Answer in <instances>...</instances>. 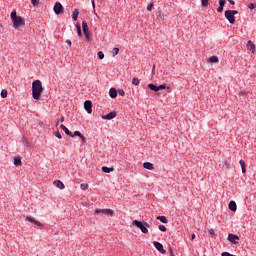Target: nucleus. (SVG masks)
Returning <instances> with one entry per match:
<instances>
[{
  "mask_svg": "<svg viewBox=\"0 0 256 256\" xmlns=\"http://www.w3.org/2000/svg\"><path fill=\"white\" fill-rule=\"evenodd\" d=\"M41 93H43V84L41 83V80H35L32 83L33 99H36V101H39V99H41Z\"/></svg>",
  "mask_w": 256,
  "mask_h": 256,
  "instance_id": "obj_1",
  "label": "nucleus"
},
{
  "mask_svg": "<svg viewBox=\"0 0 256 256\" xmlns=\"http://www.w3.org/2000/svg\"><path fill=\"white\" fill-rule=\"evenodd\" d=\"M10 19H12L14 29L25 27V20H23V17L17 16V11L14 10L11 12Z\"/></svg>",
  "mask_w": 256,
  "mask_h": 256,
  "instance_id": "obj_2",
  "label": "nucleus"
},
{
  "mask_svg": "<svg viewBox=\"0 0 256 256\" xmlns=\"http://www.w3.org/2000/svg\"><path fill=\"white\" fill-rule=\"evenodd\" d=\"M133 225H135V227H138V229H140L143 233H145V234L149 233V229H147V227H149V225L147 223L143 224L139 220H134Z\"/></svg>",
  "mask_w": 256,
  "mask_h": 256,
  "instance_id": "obj_3",
  "label": "nucleus"
},
{
  "mask_svg": "<svg viewBox=\"0 0 256 256\" xmlns=\"http://www.w3.org/2000/svg\"><path fill=\"white\" fill-rule=\"evenodd\" d=\"M95 213L96 215H106L110 217H113V215L115 214V212L111 209H96Z\"/></svg>",
  "mask_w": 256,
  "mask_h": 256,
  "instance_id": "obj_4",
  "label": "nucleus"
},
{
  "mask_svg": "<svg viewBox=\"0 0 256 256\" xmlns=\"http://www.w3.org/2000/svg\"><path fill=\"white\" fill-rule=\"evenodd\" d=\"M82 30L87 41H91V34L89 32V26L87 25V21H82Z\"/></svg>",
  "mask_w": 256,
  "mask_h": 256,
  "instance_id": "obj_5",
  "label": "nucleus"
},
{
  "mask_svg": "<svg viewBox=\"0 0 256 256\" xmlns=\"http://www.w3.org/2000/svg\"><path fill=\"white\" fill-rule=\"evenodd\" d=\"M225 18L227 19V21H229L230 25H235V17L231 13V10H226L225 11Z\"/></svg>",
  "mask_w": 256,
  "mask_h": 256,
  "instance_id": "obj_6",
  "label": "nucleus"
},
{
  "mask_svg": "<svg viewBox=\"0 0 256 256\" xmlns=\"http://www.w3.org/2000/svg\"><path fill=\"white\" fill-rule=\"evenodd\" d=\"M84 109L87 113H89V115L93 113V103L91 102V100H86L84 102Z\"/></svg>",
  "mask_w": 256,
  "mask_h": 256,
  "instance_id": "obj_7",
  "label": "nucleus"
},
{
  "mask_svg": "<svg viewBox=\"0 0 256 256\" xmlns=\"http://www.w3.org/2000/svg\"><path fill=\"white\" fill-rule=\"evenodd\" d=\"M153 245L155 249H157V251H159V253H161L162 255H165V253H167L165 248H163V244H161V242L154 241Z\"/></svg>",
  "mask_w": 256,
  "mask_h": 256,
  "instance_id": "obj_8",
  "label": "nucleus"
},
{
  "mask_svg": "<svg viewBox=\"0 0 256 256\" xmlns=\"http://www.w3.org/2000/svg\"><path fill=\"white\" fill-rule=\"evenodd\" d=\"M54 13L56 15H63V5L60 2H56L54 5Z\"/></svg>",
  "mask_w": 256,
  "mask_h": 256,
  "instance_id": "obj_9",
  "label": "nucleus"
},
{
  "mask_svg": "<svg viewBox=\"0 0 256 256\" xmlns=\"http://www.w3.org/2000/svg\"><path fill=\"white\" fill-rule=\"evenodd\" d=\"M116 117H117V112L112 111V112L102 116V119H104L105 121H111V119H115Z\"/></svg>",
  "mask_w": 256,
  "mask_h": 256,
  "instance_id": "obj_10",
  "label": "nucleus"
},
{
  "mask_svg": "<svg viewBox=\"0 0 256 256\" xmlns=\"http://www.w3.org/2000/svg\"><path fill=\"white\" fill-rule=\"evenodd\" d=\"M26 221H29V223H34V225H37V227H43V223L35 220L32 216H27Z\"/></svg>",
  "mask_w": 256,
  "mask_h": 256,
  "instance_id": "obj_11",
  "label": "nucleus"
},
{
  "mask_svg": "<svg viewBox=\"0 0 256 256\" xmlns=\"http://www.w3.org/2000/svg\"><path fill=\"white\" fill-rule=\"evenodd\" d=\"M228 241H230V243L237 244V241H239V236L237 234H229Z\"/></svg>",
  "mask_w": 256,
  "mask_h": 256,
  "instance_id": "obj_12",
  "label": "nucleus"
},
{
  "mask_svg": "<svg viewBox=\"0 0 256 256\" xmlns=\"http://www.w3.org/2000/svg\"><path fill=\"white\" fill-rule=\"evenodd\" d=\"M60 129H62V131H64L66 135H69V137H73V132H71L69 128L65 125L61 124Z\"/></svg>",
  "mask_w": 256,
  "mask_h": 256,
  "instance_id": "obj_13",
  "label": "nucleus"
},
{
  "mask_svg": "<svg viewBox=\"0 0 256 256\" xmlns=\"http://www.w3.org/2000/svg\"><path fill=\"white\" fill-rule=\"evenodd\" d=\"M143 167L144 169H148V171H153V169H155L151 162H144Z\"/></svg>",
  "mask_w": 256,
  "mask_h": 256,
  "instance_id": "obj_14",
  "label": "nucleus"
},
{
  "mask_svg": "<svg viewBox=\"0 0 256 256\" xmlns=\"http://www.w3.org/2000/svg\"><path fill=\"white\" fill-rule=\"evenodd\" d=\"M54 185H55L58 189H65V184H63V182H61V180H56V181H54Z\"/></svg>",
  "mask_w": 256,
  "mask_h": 256,
  "instance_id": "obj_15",
  "label": "nucleus"
},
{
  "mask_svg": "<svg viewBox=\"0 0 256 256\" xmlns=\"http://www.w3.org/2000/svg\"><path fill=\"white\" fill-rule=\"evenodd\" d=\"M228 208L230 211H237V203H235V201H230Z\"/></svg>",
  "mask_w": 256,
  "mask_h": 256,
  "instance_id": "obj_16",
  "label": "nucleus"
},
{
  "mask_svg": "<svg viewBox=\"0 0 256 256\" xmlns=\"http://www.w3.org/2000/svg\"><path fill=\"white\" fill-rule=\"evenodd\" d=\"M109 95L111 99H115V97H117V90L115 88H110Z\"/></svg>",
  "mask_w": 256,
  "mask_h": 256,
  "instance_id": "obj_17",
  "label": "nucleus"
},
{
  "mask_svg": "<svg viewBox=\"0 0 256 256\" xmlns=\"http://www.w3.org/2000/svg\"><path fill=\"white\" fill-rule=\"evenodd\" d=\"M78 17H79V9L76 8L72 12V19H73V21H77Z\"/></svg>",
  "mask_w": 256,
  "mask_h": 256,
  "instance_id": "obj_18",
  "label": "nucleus"
},
{
  "mask_svg": "<svg viewBox=\"0 0 256 256\" xmlns=\"http://www.w3.org/2000/svg\"><path fill=\"white\" fill-rule=\"evenodd\" d=\"M156 17H157L158 21H163L165 19V14L161 11H158L156 13Z\"/></svg>",
  "mask_w": 256,
  "mask_h": 256,
  "instance_id": "obj_19",
  "label": "nucleus"
},
{
  "mask_svg": "<svg viewBox=\"0 0 256 256\" xmlns=\"http://www.w3.org/2000/svg\"><path fill=\"white\" fill-rule=\"evenodd\" d=\"M208 63H219V58L217 56H210L208 58Z\"/></svg>",
  "mask_w": 256,
  "mask_h": 256,
  "instance_id": "obj_20",
  "label": "nucleus"
},
{
  "mask_svg": "<svg viewBox=\"0 0 256 256\" xmlns=\"http://www.w3.org/2000/svg\"><path fill=\"white\" fill-rule=\"evenodd\" d=\"M239 164L241 166L242 173H247V169H246L247 165L245 164V161L244 160H240Z\"/></svg>",
  "mask_w": 256,
  "mask_h": 256,
  "instance_id": "obj_21",
  "label": "nucleus"
},
{
  "mask_svg": "<svg viewBox=\"0 0 256 256\" xmlns=\"http://www.w3.org/2000/svg\"><path fill=\"white\" fill-rule=\"evenodd\" d=\"M247 49L249 51H255V44L251 43V40L247 42Z\"/></svg>",
  "mask_w": 256,
  "mask_h": 256,
  "instance_id": "obj_22",
  "label": "nucleus"
},
{
  "mask_svg": "<svg viewBox=\"0 0 256 256\" xmlns=\"http://www.w3.org/2000/svg\"><path fill=\"white\" fill-rule=\"evenodd\" d=\"M148 87L151 91H154L155 93L159 91V86H156L155 84H149Z\"/></svg>",
  "mask_w": 256,
  "mask_h": 256,
  "instance_id": "obj_23",
  "label": "nucleus"
},
{
  "mask_svg": "<svg viewBox=\"0 0 256 256\" xmlns=\"http://www.w3.org/2000/svg\"><path fill=\"white\" fill-rule=\"evenodd\" d=\"M157 221H161V223H169V221L167 220V217L165 216H157Z\"/></svg>",
  "mask_w": 256,
  "mask_h": 256,
  "instance_id": "obj_24",
  "label": "nucleus"
},
{
  "mask_svg": "<svg viewBox=\"0 0 256 256\" xmlns=\"http://www.w3.org/2000/svg\"><path fill=\"white\" fill-rule=\"evenodd\" d=\"M113 170H114L113 168H109L107 166L102 167L103 173H111V171H113Z\"/></svg>",
  "mask_w": 256,
  "mask_h": 256,
  "instance_id": "obj_25",
  "label": "nucleus"
},
{
  "mask_svg": "<svg viewBox=\"0 0 256 256\" xmlns=\"http://www.w3.org/2000/svg\"><path fill=\"white\" fill-rule=\"evenodd\" d=\"M139 83H140L139 78L134 77L132 79V85H135V87L139 86Z\"/></svg>",
  "mask_w": 256,
  "mask_h": 256,
  "instance_id": "obj_26",
  "label": "nucleus"
},
{
  "mask_svg": "<svg viewBox=\"0 0 256 256\" xmlns=\"http://www.w3.org/2000/svg\"><path fill=\"white\" fill-rule=\"evenodd\" d=\"M0 95H1L2 99H6V97L8 95L7 90L6 89L1 90V94Z\"/></svg>",
  "mask_w": 256,
  "mask_h": 256,
  "instance_id": "obj_27",
  "label": "nucleus"
},
{
  "mask_svg": "<svg viewBox=\"0 0 256 256\" xmlns=\"http://www.w3.org/2000/svg\"><path fill=\"white\" fill-rule=\"evenodd\" d=\"M117 55H119V48H113L112 49V57H115Z\"/></svg>",
  "mask_w": 256,
  "mask_h": 256,
  "instance_id": "obj_28",
  "label": "nucleus"
},
{
  "mask_svg": "<svg viewBox=\"0 0 256 256\" xmlns=\"http://www.w3.org/2000/svg\"><path fill=\"white\" fill-rule=\"evenodd\" d=\"M158 229H159V231H162V233H165V231H167V227H165V225H163V224H160L158 226Z\"/></svg>",
  "mask_w": 256,
  "mask_h": 256,
  "instance_id": "obj_29",
  "label": "nucleus"
},
{
  "mask_svg": "<svg viewBox=\"0 0 256 256\" xmlns=\"http://www.w3.org/2000/svg\"><path fill=\"white\" fill-rule=\"evenodd\" d=\"M14 165H16V167H19V165H21V158H14Z\"/></svg>",
  "mask_w": 256,
  "mask_h": 256,
  "instance_id": "obj_30",
  "label": "nucleus"
},
{
  "mask_svg": "<svg viewBox=\"0 0 256 256\" xmlns=\"http://www.w3.org/2000/svg\"><path fill=\"white\" fill-rule=\"evenodd\" d=\"M76 29H77V33H78V37H82V32H81V26L80 25H76Z\"/></svg>",
  "mask_w": 256,
  "mask_h": 256,
  "instance_id": "obj_31",
  "label": "nucleus"
},
{
  "mask_svg": "<svg viewBox=\"0 0 256 256\" xmlns=\"http://www.w3.org/2000/svg\"><path fill=\"white\" fill-rule=\"evenodd\" d=\"M80 189H82V191H85V189H89V184H85V183L81 184Z\"/></svg>",
  "mask_w": 256,
  "mask_h": 256,
  "instance_id": "obj_32",
  "label": "nucleus"
},
{
  "mask_svg": "<svg viewBox=\"0 0 256 256\" xmlns=\"http://www.w3.org/2000/svg\"><path fill=\"white\" fill-rule=\"evenodd\" d=\"M167 88V84H161L158 86V91H163V89Z\"/></svg>",
  "mask_w": 256,
  "mask_h": 256,
  "instance_id": "obj_33",
  "label": "nucleus"
},
{
  "mask_svg": "<svg viewBox=\"0 0 256 256\" xmlns=\"http://www.w3.org/2000/svg\"><path fill=\"white\" fill-rule=\"evenodd\" d=\"M73 137H82L83 134H81V132L79 131H75L74 134L72 133Z\"/></svg>",
  "mask_w": 256,
  "mask_h": 256,
  "instance_id": "obj_34",
  "label": "nucleus"
},
{
  "mask_svg": "<svg viewBox=\"0 0 256 256\" xmlns=\"http://www.w3.org/2000/svg\"><path fill=\"white\" fill-rule=\"evenodd\" d=\"M202 7H207L209 5V0H201Z\"/></svg>",
  "mask_w": 256,
  "mask_h": 256,
  "instance_id": "obj_35",
  "label": "nucleus"
},
{
  "mask_svg": "<svg viewBox=\"0 0 256 256\" xmlns=\"http://www.w3.org/2000/svg\"><path fill=\"white\" fill-rule=\"evenodd\" d=\"M98 58L99 59H105V54L102 51L98 52Z\"/></svg>",
  "mask_w": 256,
  "mask_h": 256,
  "instance_id": "obj_36",
  "label": "nucleus"
},
{
  "mask_svg": "<svg viewBox=\"0 0 256 256\" xmlns=\"http://www.w3.org/2000/svg\"><path fill=\"white\" fill-rule=\"evenodd\" d=\"M224 167H225L226 169H231V163L228 162V161H225V162H224Z\"/></svg>",
  "mask_w": 256,
  "mask_h": 256,
  "instance_id": "obj_37",
  "label": "nucleus"
},
{
  "mask_svg": "<svg viewBox=\"0 0 256 256\" xmlns=\"http://www.w3.org/2000/svg\"><path fill=\"white\" fill-rule=\"evenodd\" d=\"M118 95H120V97H124L125 96V91L123 89H119L118 90Z\"/></svg>",
  "mask_w": 256,
  "mask_h": 256,
  "instance_id": "obj_38",
  "label": "nucleus"
},
{
  "mask_svg": "<svg viewBox=\"0 0 256 256\" xmlns=\"http://www.w3.org/2000/svg\"><path fill=\"white\" fill-rule=\"evenodd\" d=\"M168 255L169 256H175V253L173 252V248L168 249Z\"/></svg>",
  "mask_w": 256,
  "mask_h": 256,
  "instance_id": "obj_39",
  "label": "nucleus"
},
{
  "mask_svg": "<svg viewBox=\"0 0 256 256\" xmlns=\"http://www.w3.org/2000/svg\"><path fill=\"white\" fill-rule=\"evenodd\" d=\"M248 8H250V9H256V3H250V4L248 5Z\"/></svg>",
  "mask_w": 256,
  "mask_h": 256,
  "instance_id": "obj_40",
  "label": "nucleus"
},
{
  "mask_svg": "<svg viewBox=\"0 0 256 256\" xmlns=\"http://www.w3.org/2000/svg\"><path fill=\"white\" fill-rule=\"evenodd\" d=\"M152 10H153V3H150L147 6V11H152Z\"/></svg>",
  "mask_w": 256,
  "mask_h": 256,
  "instance_id": "obj_41",
  "label": "nucleus"
},
{
  "mask_svg": "<svg viewBox=\"0 0 256 256\" xmlns=\"http://www.w3.org/2000/svg\"><path fill=\"white\" fill-rule=\"evenodd\" d=\"M55 136L57 137V139H62L61 133L59 131L55 133Z\"/></svg>",
  "mask_w": 256,
  "mask_h": 256,
  "instance_id": "obj_42",
  "label": "nucleus"
},
{
  "mask_svg": "<svg viewBox=\"0 0 256 256\" xmlns=\"http://www.w3.org/2000/svg\"><path fill=\"white\" fill-rule=\"evenodd\" d=\"M32 5H39V0H31Z\"/></svg>",
  "mask_w": 256,
  "mask_h": 256,
  "instance_id": "obj_43",
  "label": "nucleus"
},
{
  "mask_svg": "<svg viewBox=\"0 0 256 256\" xmlns=\"http://www.w3.org/2000/svg\"><path fill=\"white\" fill-rule=\"evenodd\" d=\"M223 7L224 6L219 5V7L217 8L218 13H223Z\"/></svg>",
  "mask_w": 256,
  "mask_h": 256,
  "instance_id": "obj_44",
  "label": "nucleus"
},
{
  "mask_svg": "<svg viewBox=\"0 0 256 256\" xmlns=\"http://www.w3.org/2000/svg\"><path fill=\"white\" fill-rule=\"evenodd\" d=\"M219 5L222 6V7H225V0H220Z\"/></svg>",
  "mask_w": 256,
  "mask_h": 256,
  "instance_id": "obj_45",
  "label": "nucleus"
},
{
  "mask_svg": "<svg viewBox=\"0 0 256 256\" xmlns=\"http://www.w3.org/2000/svg\"><path fill=\"white\" fill-rule=\"evenodd\" d=\"M239 13V11L237 10H231V14L235 17V15H237Z\"/></svg>",
  "mask_w": 256,
  "mask_h": 256,
  "instance_id": "obj_46",
  "label": "nucleus"
},
{
  "mask_svg": "<svg viewBox=\"0 0 256 256\" xmlns=\"http://www.w3.org/2000/svg\"><path fill=\"white\" fill-rule=\"evenodd\" d=\"M232 254L231 253H229V252H223L222 254H221V256H231Z\"/></svg>",
  "mask_w": 256,
  "mask_h": 256,
  "instance_id": "obj_47",
  "label": "nucleus"
},
{
  "mask_svg": "<svg viewBox=\"0 0 256 256\" xmlns=\"http://www.w3.org/2000/svg\"><path fill=\"white\" fill-rule=\"evenodd\" d=\"M80 139L82 140V143H85V141H87V138H85L83 135L80 137Z\"/></svg>",
  "mask_w": 256,
  "mask_h": 256,
  "instance_id": "obj_48",
  "label": "nucleus"
},
{
  "mask_svg": "<svg viewBox=\"0 0 256 256\" xmlns=\"http://www.w3.org/2000/svg\"><path fill=\"white\" fill-rule=\"evenodd\" d=\"M66 43H67V45H69V47H71V40L67 39Z\"/></svg>",
  "mask_w": 256,
  "mask_h": 256,
  "instance_id": "obj_49",
  "label": "nucleus"
},
{
  "mask_svg": "<svg viewBox=\"0 0 256 256\" xmlns=\"http://www.w3.org/2000/svg\"><path fill=\"white\" fill-rule=\"evenodd\" d=\"M65 121V116H61L60 122L63 123Z\"/></svg>",
  "mask_w": 256,
  "mask_h": 256,
  "instance_id": "obj_50",
  "label": "nucleus"
},
{
  "mask_svg": "<svg viewBox=\"0 0 256 256\" xmlns=\"http://www.w3.org/2000/svg\"><path fill=\"white\" fill-rule=\"evenodd\" d=\"M228 1H229L230 5H235V1H233V0H228Z\"/></svg>",
  "mask_w": 256,
  "mask_h": 256,
  "instance_id": "obj_51",
  "label": "nucleus"
},
{
  "mask_svg": "<svg viewBox=\"0 0 256 256\" xmlns=\"http://www.w3.org/2000/svg\"><path fill=\"white\" fill-rule=\"evenodd\" d=\"M91 3H92V6H93V9H95V0H91Z\"/></svg>",
  "mask_w": 256,
  "mask_h": 256,
  "instance_id": "obj_52",
  "label": "nucleus"
},
{
  "mask_svg": "<svg viewBox=\"0 0 256 256\" xmlns=\"http://www.w3.org/2000/svg\"><path fill=\"white\" fill-rule=\"evenodd\" d=\"M195 237H196L195 234H192V235H191L192 241L195 239Z\"/></svg>",
  "mask_w": 256,
  "mask_h": 256,
  "instance_id": "obj_53",
  "label": "nucleus"
},
{
  "mask_svg": "<svg viewBox=\"0 0 256 256\" xmlns=\"http://www.w3.org/2000/svg\"><path fill=\"white\" fill-rule=\"evenodd\" d=\"M152 71H155V64H154L153 67H152Z\"/></svg>",
  "mask_w": 256,
  "mask_h": 256,
  "instance_id": "obj_54",
  "label": "nucleus"
},
{
  "mask_svg": "<svg viewBox=\"0 0 256 256\" xmlns=\"http://www.w3.org/2000/svg\"><path fill=\"white\" fill-rule=\"evenodd\" d=\"M59 125V120L56 122V126Z\"/></svg>",
  "mask_w": 256,
  "mask_h": 256,
  "instance_id": "obj_55",
  "label": "nucleus"
}]
</instances>
